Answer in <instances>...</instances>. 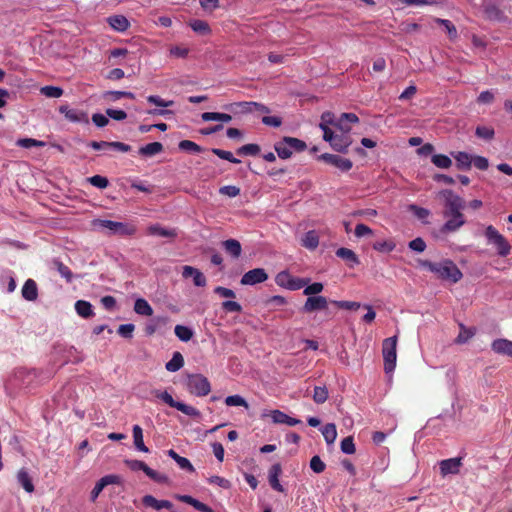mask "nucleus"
Returning a JSON list of instances; mask_svg holds the SVG:
<instances>
[{
	"mask_svg": "<svg viewBox=\"0 0 512 512\" xmlns=\"http://www.w3.org/2000/svg\"><path fill=\"white\" fill-rule=\"evenodd\" d=\"M418 263L422 268L436 274L441 280H448L452 283H457L463 277V274L457 265L449 259H445L441 262L419 260Z\"/></svg>",
	"mask_w": 512,
	"mask_h": 512,
	"instance_id": "obj_1",
	"label": "nucleus"
},
{
	"mask_svg": "<svg viewBox=\"0 0 512 512\" xmlns=\"http://www.w3.org/2000/svg\"><path fill=\"white\" fill-rule=\"evenodd\" d=\"M439 195L444 199V217L464 215L462 210L465 207V201L460 196L449 189L440 191Z\"/></svg>",
	"mask_w": 512,
	"mask_h": 512,
	"instance_id": "obj_2",
	"label": "nucleus"
},
{
	"mask_svg": "<svg viewBox=\"0 0 512 512\" xmlns=\"http://www.w3.org/2000/svg\"><path fill=\"white\" fill-rule=\"evenodd\" d=\"M307 145L304 141L294 137H284L281 141L275 143L274 149L281 159H288L293 152H302Z\"/></svg>",
	"mask_w": 512,
	"mask_h": 512,
	"instance_id": "obj_3",
	"label": "nucleus"
},
{
	"mask_svg": "<svg viewBox=\"0 0 512 512\" xmlns=\"http://www.w3.org/2000/svg\"><path fill=\"white\" fill-rule=\"evenodd\" d=\"M484 235L488 244L493 245L496 248L499 256L506 257L510 254L511 245L493 225H488L485 228Z\"/></svg>",
	"mask_w": 512,
	"mask_h": 512,
	"instance_id": "obj_4",
	"label": "nucleus"
},
{
	"mask_svg": "<svg viewBox=\"0 0 512 512\" xmlns=\"http://www.w3.org/2000/svg\"><path fill=\"white\" fill-rule=\"evenodd\" d=\"M397 336H392L383 340L382 355L384 360V371L389 374L395 370L397 360Z\"/></svg>",
	"mask_w": 512,
	"mask_h": 512,
	"instance_id": "obj_5",
	"label": "nucleus"
},
{
	"mask_svg": "<svg viewBox=\"0 0 512 512\" xmlns=\"http://www.w3.org/2000/svg\"><path fill=\"white\" fill-rule=\"evenodd\" d=\"M93 226L105 228L109 230V234H117L121 236H132L136 232V228L133 225L112 220L95 219L93 221Z\"/></svg>",
	"mask_w": 512,
	"mask_h": 512,
	"instance_id": "obj_6",
	"label": "nucleus"
},
{
	"mask_svg": "<svg viewBox=\"0 0 512 512\" xmlns=\"http://www.w3.org/2000/svg\"><path fill=\"white\" fill-rule=\"evenodd\" d=\"M188 391L198 397H203L211 392V385L207 377L202 374H191L187 378Z\"/></svg>",
	"mask_w": 512,
	"mask_h": 512,
	"instance_id": "obj_7",
	"label": "nucleus"
},
{
	"mask_svg": "<svg viewBox=\"0 0 512 512\" xmlns=\"http://www.w3.org/2000/svg\"><path fill=\"white\" fill-rule=\"evenodd\" d=\"M154 394L157 398L161 399L164 403H166L167 405H169L172 408H175V409L181 411L183 414H185L187 416L194 417V418H199L201 416V413L197 408L187 405L183 402L175 401L173 399V397L171 396V394H169L167 391H163V392L155 391Z\"/></svg>",
	"mask_w": 512,
	"mask_h": 512,
	"instance_id": "obj_8",
	"label": "nucleus"
},
{
	"mask_svg": "<svg viewBox=\"0 0 512 512\" xmlns=\"http://www.w3.org/2000/svg\"><path fill=\"white\" fill-rule=\"evenodd\" d=\"M276 283L286 287L289 290H299L304 288L308 283V278L291 277L287 272H280L276 276Z\"/></svg>",
	"mask_w": 512,
	"mask_h": 512,
	"instance_id": "obj_9",
	"label": "nucleus"
},
{
	"mask_svg": "<svg viewBox=\"0 0 512 512\" xmlns=\"http://www.w3.org/2000/svg\"><path fill=\"white\" fill-rule=\"evenodd\" d=\"M231 111L233 112H239V113H253V112H260V113H269L270 110L267 106L254 102V101H243V102H236L231 104L230 106Z\"/></svg>",
	"mask_w": 512,
	"mask_h": 512,
	"instance_id": "obj_10",
	"label": "nucleus"
},
{
	"mask_svg": "<svg viewBox=\"0 0 512 512\" xmlns=\"http://www.w3.org/2000/svg\"><path fill=\"white\" fill-rule=\"evenodd\" d=\"M319 159L323 160L329 165L337 167L343 172L349 171L353 166V163L350 159L343 158L336 154L324 153L320 155Z\"/></svg>",
	"mask_w": 512,
	"mask_h": 512,
	"instance_id": "obj_11",
	"label": "nucleus"
},
{
	"mask_svg": "<svg viewBox=\"0 0 512 512\" xmlns=\"http://www.w3.org/2000/svg\"><path fill=\"white\" fill-rule=\"evenodd\" d=\"M268 279V274L263 268H255L246 272L241 278L242 285H256Z\"/></svg>",
	"mask_w": 512,
	"mask_h": 512,
	"instance_id": "obj_12",
	"label": "nucleus"
},
{
	"mask_svg": "<svg viewBox=\"0 0 512 512\" xmlns=\"http://www.w3.org/2000/svg\"><path fill=\"white\" fill-rule=\"evenodd\" d=\"M328 307V300L324 296L308 297L302 307V312L313 313L315 311L325 310Z\"/></svg>",
	"mask_w": 512,
	"mask_h": 512,
	"instance_id": "obj_13",
	"label": "nucleus"
},
{
	"mask_svg": "<svg viewBox=\"0 0 512 512\" xmlns=\"http://www.w3.org/2000/svg\"><path fill=\"white\" fill-rule=\"evenodd\" d=\"M121 478L118 475L110 474L102 477L94 486L91 491L90 499L95 502L103 489L111 484H120Z\"/></svg>",
	"mask_w": 512,
	"mask_h": 512,
	"instance_id": "obj_14",
	"label": "nucleus"
},
{
	"mask_svg": "<svg viewBox=\"0 0 512 512\" xmlns=\"http://www.w3.org/2000/svg\"><path fill=\"white\" fill-rule=\"evenodd\" d=\"M461 466V457L444 459L439 462L440 473L443 477L449 474H458L460 472Z\"/></svg>",
	"mask_w": 512,
	"mask_h": 512,
	"instance_id": "obj_15",
	"label": "nucleus"
},
{
	"mask_svg": "<svg viewBox=\"0 0 512 512\" xmlns=\"http://www.w3.org/2000/svg\"><path fill=\"white\" fill-rule=\"evenodd\" d=\"M182 276L184 278L193 277V283L197 287H204L207 284V280L204 274L199 269L189 265H185L183 267Z\"/></svg>",
	"mask_w": 512,
	"mask_h": 512,
	"instance_id": "obj_16",
	"label": "nucleus"
},
{
	"mask_svg": "<svg viewBox=\"0 0 512 512\" xmlns=\"http://www.w3.org/2000/svg\"><path fill=\"white\" fill-rule=\"evenodd\" d=\"M446 218L447 221L443 224V226L440 229L442 233L456 232L466 223L464 215H455Z\"/></svg>",
	"mask_w": 512,
	"mask_h": 512,
	"instance_id": "obj_17",
	"label": "nucleus"
},
{
	"mask_svg": "<svg viewBox=\"0 0 512 512\" xmlns=\"http://www.w3.org/2000/svg\"><path fill=\"white\" fill-rule=\"evenodd\" d=\"M491 349L496 354L512 357V341L508 339L499 338L494 340Z\"/></svg>",
	"mask_w": 512,
	"mask_h": 512,
	"instance_id": "obj_18",
	"label": "nucleus"
},
{
	"mask_svg": "<svg viewBox=\"0 0 512 512\" xmlns=\"http://www.w3.org/2000/svg\"><path fill=\"white\" fill-rule=\"evenodd\" d=\"M142 503L146 507H151L155 510H161V509H172L173 504L172 502L168 500H158L152 495H145L142 498Z\"/></svg>",
	"mask_w": 512,
	"mask_h": 512,
	"instance_id": "obj_19",
	"label": "nucleus"
},
{
	"mask_svg": "<svg viewBox=\"0 0 512 512\" xmlns=\"http://www.w3.org/2000/svg\"><path fill=\"white\" fill-rule=\"evenodd\" d=\"M351 144V139L347 135V133L342 132V134H336L332 141L330 142L331 147L337 152H346L348 147Z\"/></svg>",
	"mask_w": 512,
	"mask_h": 512,
	"instance_id": "obj_20",
	"label": "nucleus"
},
{
	"mask_svg": "<svg viewBox=\"0 0 512 512\" xmlns=\"http://www.w3.org/2000/svg\"><path fill=\"white\" fill-rule=\"evenodd\" d=\"M281 473L282 468L279 463L273 464L269 469V484L274 490L278 492H284V488L279 482V476Z\"/></svg>",
	"mask_w": 512,
	"mask_h": 512,
	"instance_id": "obj_21",
	"label": "nucleus"
},
{
	"mask_svg": "<svg viewBox=\"0 0 512 512\" xmlns=\"http://www.w3.org/2000/svg\"><path fill=\"white\" fill-rule=\"evenodd\" d=\"M22 297L27 301H35L38 298V287L33 279H27L22 287Z\"/></svg>",
	"mask_w": 512,
	"mask_h": 512,
	"instance_id": "obj_22",
	"label": "nucleus"
},
{
	"mask_svg": "<svg viewBox=\"0 0 512 512\" xmlns=\"http://www.w3.org/2000/svg\"><path fill=\"white\" fill-rule=\"evenodd\" d=\"M336 256L346 261L350 268H353L360 263L356 253L349 248L341 247L337 249Z\"/></svg>",
	"mask_w": 512,
	"mask_h": 512,
	"instance_id": "obj_23",
	"label": "nucleus"
},
{
	"mask_svg": "<svg viewBox=\"0 0 512 512\" xmlns=\"http://www.w3.org/2000/svg\"><path fill=\"white\" fill-rule=\"evenodd\" d=\"M16 478H17L19 485H21L27 493L34 492V490H35L34 484L32 482V478L30 477L27 469L21 468L20 470H18Z\"/></svg>",
	"mask_w": 512,
	"mask_h": 512,
	"instance_id": "obj_24",
	"label": "nucleus"
},
{
	"mask_svg": "<svg viewBox=\"0 0 512 512\" xmlns=\"http://www.w3.org/2000/svg\"><path fill=\"white\" fill-rule=\"evenodd\" d=\"M359 118L354 113H342L340 118L337 120V128L344 133H348L351 128L348 123H358Z\"/></svg>",
	"mask_w": 512,
	"mask_h": 512,
	"instance_id": "obj_25",
	"label": "nucleus"
},
{
	"mask_svg": "<svg viewBox=\"0 0 512 512\" xmlns=\"http://www.w3.org/2000/svg\"><path fill=\"white\" fill-rule=\"evenodd\" d=\"M271 418L274 423L286 424L288 426H295V425L301 423V421L299 419L290 417L286 413H284L280 410H273L271 412Z\"/></svg>",
	"mask_w": 512,
	"mask_h": 512,
	"instance_id": "obj_26",
	"label": "nucleus"
},
{
	"mask_svg": "<svg viewBox=\"0 0 512 512\" xmlns=\"http://www.w3.org/2000/svg\"><path fill=\"white\" fill-rule=\"evenodd\" d=\"M147 234L166 238H175L177 236V232L175 229L164 228L159 224L149 226L147 228Z\"/></svg>",
	"mask_w": 512,
	"mask_h": 512,
	"instance_id": "obj_27",
	"label": "nucleus"
},
{
	"mask_svg": "<svg viewBox=\"0 0 512 512\" xmlns=\"http://www.w3.org/2000/svg\"><path fill=\"white\" fill-rule=\"evenodd\" d=\"M452 156L456 160V166L460 170H469L472 166L473 157L466 152H455Z\"/></svg>",
	"mask_w": 512,
	"mask_h": 512,
	"instance_id": "obj_28",
	"label": "nucleus"
},
{
	"mask_svg": "<svg viewBox=\"0 0 512 512\" xmlns=\"http://www.w3.org/2000/svg\"><path fill=\"white\" fill-rule=\"evenodd\" d=\"M177 498L181 502L193 506L198 511H201V512H214L213 509L210 508L208 505H206L205 503H203V502L193 498L190 495H179V496H177Z\"/></svg>",
	"mask_w": 512,
	"mask_h": 512,
	"instance_id": "obj_29",
	"label": "nucleus"
},
{
	"mask_svg": "<svg viewBox=\"0 0 512 512\" xmlns=\"http://www.w3.org/2000/svg\"><path fill=\"white\" fill-rule=\"evenodd\" d=\"M222 246L226 253L233 258H239L242 252L241 244L236 239H228L222 242Z\"/></svg>",
	"mask_w": 512,
	"mask_h": 512,
	"instance_id": "obj_30",
	"label": "nucleus"
},
{
	"mask_svg": "<svg viewBox=\"0 0 512 512\" xmlns=\"http://www.w3.org/2000/svg\"><path fill=\"white\" fill-rule=\"evenodd\" d=\"M133 442L136 450L144 453H148L149 449L143 441V430L139 425H134L132 429Z\"/></svg>",
	"mask_w": 512,
	"mask_h": 512,
	"instance_id": "obj_31",
	"label": "nucleus"
},
{
	"mask_svg": "<svg viewBox=\"0 0 512 512\" xmlns=\"http://www.w3.org/2000/svg\"><path fill=\"white\" fill-rule=\"evenodd\" d=\"M108 23L114 30L119 32H124L129 28V21L123 15L110 16Z\"/></svg>",
	"mask_w": 512,
	"mask_h": 512,
	"instance_id": "obj_32",
	"label": "nucleus"
},
{
	"mask_svg": "<svg viewBox=\"0 0 512 512\" xmlns=\"http://www.w3.org/2000/svg\"><path fill=\"white\" fill-rule=\"evenodd\" d=\"M301 244L303 247L314 250L319 245V235L315 230H310L306 232L301 240Z\"/></svg>",
	"mask_w": 512,
	"mask_h": 512,
	"instance_id": "obj_33",
	"label": "nucleus"
},
{
	"mask_svg": "<svg viewBox=\"0 0 512 512\" xmlns=\"http://www.w3.org/2000/svg\"><path fill=\"white\" fill-rule=\"evenodd\" d=\"M75 310L80 317L85 319H88L94 315L93 306L90 302L85 300L76 301Z\"/></svg>",
	"mask_w": 512,
	"mask_h": 512,
	"instance_id": "obj_34",
	"label": "nucleus"
},
{
	"mask_svg": "<svg viewBox=\"0 0 512 512\" xmlns=\"http://www.w3.org/2000/svg\"><path fill=\"white\" fill-rule=\"evenodd\" d=\"M164 147L160 142H152L139 148L138 153L141 156L152 157L163 151Z\"/></svg>",
	"mask_w": 512,
	"mask_h": 512,
	"instance_id": "obj_35",
	"label": "nucleus"
},
{
	"mask_svg": "<svg viewBox=\"0 0 512 512\" xmlns=\"http://www.w3.org/2000/svg\"><path fill=\"white\" fill-rule=\"evenodd\" d=\"M184 366V358L183 355L176 351L173 353V356L170 361H168L165 365V368L169 372H176L180 370Z\"/></svg>",
	"mask_w": 512,
	"mask_h": 512,
	"instance_id": "obj_36",
	"label": "nucleus"
},
{
	"mask_svg": "<svg viewBox=\"0 0 512 512\" xmlns=\"http://www.w3.org/2000/svg\"><path fill=\"white\" fill-rule=\"evenodd\" d=\"M134 311L141 316H151L153 314V308L147 300L139 298L134 303Z\"/></svg>",
	"mask_w": 512,
	"mask_h": 512,
	"instance_id": "obj_37",
	"label": "nucleus"
},
{
	"mask_svg": "<svg viewBox=\"0 0 512 512\" xmlns=\"http://www.w3.org/2000/svg\"><path fill=\"white\" fill-rule=\"evenodd\" d=\"M201 118L203 121H221L224 123H228L232 120V116L226 113H219V112H204L201 115Z\"/></svg>",
	"mask_w": 512,
	"mask_h": 512,
	"instance_id": "obj_38",
	"label": "nucleus"
},
{
	"mask_svg": "<svg viewBox=\"0 0 512 512\" xmlns=\"http://www.w3.org/2000/svg\"><path fill=\"white\" fill-rule=\"evenodd\" d=\"M322 434L327 444H332L337 437L336 425L328 423L322 428Z\"/></svg>",
	"mask_w": 512,
	"mask_h": 512,
	"instance_id": "obj_39",
	"label": "nucleus"
},
{
	"mask_svg": "<svg viewBox=\"0 0 512 512\" xmlns=\"http://www.w3.org/2000/svg\"><path fill=\"white\" fill-rule=\"evenodd\" d=\"M66 119L69 120L70 122H74V123H80V122L88 123L89 122L87 113L84 111L76 110V109H71L69 112H67Z\"/></svg>",
	"mask_w": 512,
	"mask_h": 512,
	"instance_id": "obj_40",
	"label": "nucleus"
},
{
	"mask_svg": "<svg viewBox=\"0 0 512 512\" xmlns=\"http://www.w3.org/2000/svg\"><path fill=\"white\" fill-rule=\"evenodd\" d=\"M259 152L260 146L254 143L245 144L236 150L237 155L240 156H256Z\"/></svg>",
	"mask_w": 512,
	"mask_h": 512,
	"instance_id": "obj_41",
	"label": "nucleus"
},
{
	"mask_svg": "<svg viewBox=\"0 0 512 512\" xmlns=\"http://www.w3.org/2000/svg\"><path fill=\"white\" fill-rule=\"evenodd\" d=\"M431 162L438 168L448 169L452 165V160L444 154H435L431 158Z\"/></svg>",
	"mask_w": 512,
	"mask_h": 512,
	"instance_id": "obj_42",
	"label": "nucleus"
},
{
	"mask_svg": "<svg viewBox=\"0 0 512 512\" xmlns=\"http://www.w3.org/2000/svg\"><path fill=\"white\" fill-rule=\"evenodd\" d=\"M174 332L175 335L183 342H188L193 337V331L184 325H176Z\"/></svg>",
	"mask_w": 512,
	"mask_h": 512,
	"instance_id": "obj_43",
	"label": "nucleus"
},
{
	"mask_svg": "<svg viewBox=\"0 0 512 512\" xmlns=\"http://www.w3.org/2000/svg\"><path fill=\"white\" fill-rule=\"evenodd\" d=\"M190 27L196 33L201 35L209 34L211 29L206 21L203 20H193L190 22Z\"/></svg>",
	"mask_w": 512,
	"mask_h": 512,
	"instance_id": "obj_44",
	"label": "nucleus"
},
{
	"mask_svg": "<svg viewBox=\"0 0 512 512\" xmlns=\"http://www.w3.org/2000/svg\"><path fill=\"white\" fill-rule=\"evenodd\" d=\"M53 264H54L55 268L57 269V271L59 272V274L63 278H65V280L67 282H71L72 281L73 273H72V271L70 270V268L68 266H66L65 264H63L59 260H54Z\"/></svg>",
	"mask_w": 512,
	"mask_h": 512,
	"instance_id": "obj_45",
	"label": "nucleus"
},
{
	"mask_svg": "<svg viewBox=\"0 0 512 512\" xmlns=\"http://www.w3.org/2000/svg\"><path fill=\"white\" fill-rule=\"evenodd\" d=\"M409 211H411L415 217L421 220L424 223H427V218L430 216V211L426 208L419 207L415 204L409 205Z\"/></svg>",
	"mask_w": 512,
	"mask_h": 512,
	"instance_id": "obj_46",
	"label": "nucleus"
},
{
	"mask_svg": "<svg viewBox=\"0 0 512 512\" xmlns=\"http://www.w3.org/2000/svg\"><path fill=\"white\" fill-rule=\"evenodd\" d=\"M328 399V390L325 386H315L313 400L317 404H323Z\"/></svg>",
	"mask_w": 512,
	"mask_h": 512,
	"instance_id": "obj_47",
	"label": "nucleus"
},
{
	"mask_svg": "<svg viewBox=\"0 0 512 512\" xmlns=\"http://www.w3.org/2000/svg\"><path fill=\"white\" fill-rule=\"evenodd\" d=\"M104 96L111 101H117L121 98L135 99V95L129 91H107Z\"/></svg>",
	"mask_w": 512,
	"mask_h": 512,
	"instance_id": "obj_48",
	"label": "nucleus"
},
{
	"mask_svg": "<svg viewBox=\"0 0 512 512\" xmlns=\"http://www.w3.org/2000/svg\"><path fill=\"white\" fill-rule=\"evenodd\" d=\"M179 149L183 151H189L192 153H201L203 151V148L199 146L197 143L191 141V140H182L179 142Z\"/></svg>",
	"mask_w": 512,
	"mask_h": 512,
	"instance_id": "obj_49",
	"label": "nucleus"
},
{
	"mask_svg": "<svg viewBox=\"0 0 512 512\" xmlns=\"http://www.w3.org/2000/svg\"><path fill=\"white\" fill-rule=\"evenodd\" d=\"M460 333L456 338L458 344L466 343L475 334V329L466 328L463 324H460Z\"/></svg>",
	"mask_w": 512,
	"mask_h": 512,
	"instance_id": "obj_50",
	"label": "nucleus"
},
{
	"mask_svg": "<svg viewBox=\"0 0 512 512\" xmlns=\"http://www.w3.org/2000/svg\"><path fill=\"white\" fill-rule=\"evenodd\" d=\"M435 22L445 27L450 39L457 38V36H458L457 29H456L455 25L450 20L436 18Z\"/></svg>",
	"mask_w": 512,
	"mask_h": 512,
	"instance_id": "obj_51",
	"label": "nucleus"
},
{
	"mask_svg": "<svg viewBox=\"0 0 512 512\" xmlns=\"http://www.w3.org/2000/svg\"><path fill=\"white\" fill-rule=\"evenodd\" d=\"M40 92L49 98H59L63 95V89L56 86H44L40 89Z\"/></svg>",
	"mask_w": 512,
	"mask_h": 512,
	"instance_id": "obj_52",
	"label": "nucleus"
},
{
	"mask_svg": "<svg viewBox=\"0 0 512 512\" xmlns=\"http://www.w3.org/2000/svg\"><path fill=\"white\" fill-rule=\"evenodd\" d=\"M211 152L223 160H227L231 163L238 164L241 161L233 156L230 151L222 150L219 148H212Z\"/></svg>",
	"mask_w": 512,
	"mask_h": 512,
	"instance_id": "obj_53",
	"label": "nucleus"
},
{
	"mask_svg": "<svg viewBox=\"0 0 512 512\" xmlns=\"http://www.w3.org/2000/svg\"><path fill=\"white\" fill-rule=\"evenodd\" d=\"M395 247L396 244L392 240L377 241L373 244V248L379 252H391Z\"/></svg>",
	"mask_w": 512,
	"mask_h": 512,
	"instance_id": "obj_54",
	"label": "nucleus"
},
{
	"mask_svg": "<svg viewBox=\"0 0 512 512\" xmlns=\"http://www.w3.org/2000/svg\"><path fill=\"white\" fill-rule=\"evenodd\" d=\"M324 289V286L322 283L320 282H314L310 285H306L304 287V290H303V294L308 296V297H311V296H318L317 294H319L320 292H322Z\"/></svg>",
	"mask_w": 512,
	"mask_h": 512,
	"instance_id": "obj_55",
	"label": "nucleus"
},
{
	"mask_svg": "<svg viewBox=\"0 0 512 512\" xmlns=\"http://www.w3.org/2000/svg\"><path fill=\"white\" fill-rule=\"evenodd\" d=\"M341 451L345 454H354L356 451L354 439L352 436L345 437L340 444Z\"/></svg>",
	"mask_w": 512,
	"mask_h": 512,
	"instance_id": "obj_56",
	"label": "nucleus"
},
{
	"mask_svg": "<svg viewBox=\"0 0 512 512\" xmlns=\"http://www.w3.org/2000/svg\"><path fill=\"white\" fill-rule=\"evenodd\" d=\"M476 136L485 140H491L494 137V129L487 126H477L475 130Z\"/></svg>",
	"mask_w": 512,
	"mask_h": 512,
	"instance_id": "obj_57",
	"label": "nucleus"
},
{
	"mask_svg": "<svg viewBox=\"0 0 512 512\" xmlns=\"http://www.w3.org/2000/svg\"><path fill=\"white\" fill-rule=\"evenodd\" d=\"M227 406H243L246 409L249 407L247 401L240 395H231L225 398Z\"/></svg>",
	"mask_w": 512,
	"mask_h": 512,
	"instance_id": "obj_58",
	"label": "nucleus"
},
{
	"mask_svg": "<svg viewBox=\"0 0 512 512\" xmlns=\"http://www.w3.org/2000/svg\"><path fill=\"white\" fill-rule=\"evenodd\" d=\"M88 182L97 187V188H100V189H105L108 187L109 185V181L106 177L104 176H101V175H94L92 177H89L88 178Z\"/></svg>",
	"mask_w": 512,
	"mask_h": 512,
	"instance_id": "obj_59",
	"label": "nucleus"
},
{
	"mask_svg": "<svg viewBox=\"0 0 512 512\" xmlns=\"http://www.w3.org/2000/svg\"><path fill=\"white\" fill-rule=\"evenodd\" d=\"M310 468L313 472L320 474L324 472L326 465L318 455H315L310 460Z\"/></svg>",
	"mask_w": 512,
	"mask_h": 512,
	"instance_id": "obj_60",
	"label": "nucleus"
},
{
	"mask_svg": "<svg viewBox=\"0 0 512 512\" xmlns=\"http://www.w3.org/2000/svg\"><path fill=\"white\" fill-rule=\"evenodd\" d=\"M126 464L133 471H143L145 474L149 472V466L141 460H127Z\"/></svg>",
	"mask_w": 512,
	"mask_h": 512,
	"instance_id": "obj_61",
	"label": "nucleus"
},
{
	"mask_svg": "<svg viewBox=\"0 0 512 512\" xmlns=\"http://www.w3.org/2000/svg\"><path fill=\"white\" fill-rule=\"evenodd\" d=\"M147 101L151 104L158 106V107H171L174 104V101L164 100L160 96H157V95L148 96Z\"/></svg>",
	"mask_w": 512,
	"mask_h": 512,
	"instance_id": "obj_62",
	"label": "nucleus"
},
{
	"mask_svg": "<svg viewBox=\"0 0 512 512\" xmlns=\"http://www.w3.org/2000/svg\"><path fill=\"white\" fill-rule=\"evenodd\" d=\"M135 330L134 324H122L119 326L117 332L118 334L126 339H131L133 337V332Z\"/></svg>",
	"mask_w": 512,
	"mask_h": 512,
	"instance_id": "obj_63",
	"label": "nucleus"
},
{
	"mask_svg": "<svg viewBox=\"0 0 512 512\" xmlns=\"http://www.w3.org/2000/svg\"><path fill=\"white\" fill-rule=\"evenodd\" d=\"M408 247L413 251L421 253L425 251L426 243L421 237H417L409 242Z\"/></svg>",
	"mask_w": 512,
	"mask_h": 512,
	"instance_id": "obj_64",
	"label": "nucleus"
}]
</instances>
